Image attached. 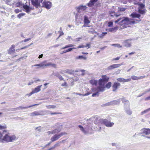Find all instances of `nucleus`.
Here are the masks:
<instances>
[{
  "mask_svg": "<svg viewBox=\"0 0 150 150\" xmlns=\"http://www.w3.org/2000/svg\"><path fill=\"white\" fill-rule=\"evenodd\" d=\"M16 138V136L14 135H9L7 134H6L2 138V135L1 134V137H0V142L4 141L7 142H12L14 141Z\"/></svg>",
  "mask_w": 150,
  "mask_h": 150,
  "instance_id": "nucleus-1",
  "label": "nucleus"
},
{
  "mask_svg": "<svg viewBox=\"0 0 150 150\" xmlns=\"http://www.w3.org/2000/svg\"><path fill=\"white\" fill-rule=\"evenodd\" d=\"M137 4L139 6L138 8V12L140 15H144L146 10L145 8V5L142 3H138Z\"/></svg>",
  "mask_w": 150,
  "mask_h": 150,
  "instance_id": "nucleus-2",
  "label": "nucleus"
},
{
  "mask_svg": "<svg viewBox=\"0 0 150 150\" xmlns=\"http://www.w3.org/2000/svg\"><path fill=\"white\" fill-rule=\"evenodd\" d=\"M106 83L103 81L102 79H100L98 81L99 86L97 87V89H99V91L103 92L105 90V85Z\"/></svg>",
  "mask_w": 150,
  "mask_h": 150,
  "instance_id": "nucleus-3",
  "label": "nucleus"
},
{
  "mask_svg": "<svg viewBox=\"0 0 150 150\" xmlns=\"http://www.w3.org/2000/svg\"><path fill=\"white\" fill-rule=\"evenodd\" d=\"M99 122L101 123L107 127H112L114 125V123L112 122H110L106 119H101L99 120Z\"/></svg>",
  "mask_w": 150,
  "mask_h": 150,
  "instance_id": "nucleus-4",
  "label": "nucleus"
},
{
  "mask_svg": "<svg viewBox=\"0 0 150 150\" xmlns=\"http://www.w3.org/2000/svg\"><path fill=\"white\" fill-rule=\"evenodd\" d=\"M67 134V133L65 132H61L58 134H56L51 137V141L52 142H53L57 141L63 135Z\"/></svg>",
  "mask_w": 150,
  "mask_h": 150,
  "instance_id": "nucleus-5",
  "label": "nucleus"
},
{
  "mask_svg": "<svg viewBox=\"0 0 150 150\" xmlns=\"http://www.w3.org/2000/svg\"><path fill=\"white\" fill-rule=\"evenodd\" d=\"M129 18L127 17L122 18V20L119 23L120 25H122L123 24L128 25L130 24Z\"/></svg>",
  "mask_w": 150,
  "mask_h": 150,
  "instance_id": "nucleus-6",
  "label": "nucleus"
},
{
  "mask_svg": "<svg viewBox=\"0 0 150 150\" xmlns=\"http://www.w3.org/2000/svg\"><path fill=\"white\" fill-rule=\"evenodd\" d=\"M42 7H45L47 9H50L52 7V3L50 1H44L42 3Z\"/></svg>",
  "mask_w": 150,
  "mask_h": 150,
  "instance_id": "nucleus-7",
  "label": "nucleus"
},
{
  "mask_svg": "<svg viewBox=\"0 0 150 150\" xmlns=\"http://www.w3.org/2000/svg\"><path fill=\"white\" fill-rule=\"evenodd\" d=\"M32 5L36 8L41 6L39 0H30Z\"/></svg>",
  "mask_w": 150,
  "mask_h": 150,
  "instance_id": "nucleus-8",
  "label": "nucleus"
},
{
  "mask_svg": "<svg viewBox=\"0 0 150 150\" xmlns=\"http://www.w3.org/2000/svg\"><path fill=\"white\" fill-rule=\"evenodd\" d=\"M145 134L146 135H149L150 134V129L144 128L141 129V132L139 134Z\"/></svg>",
  "mask_w": 150,
  "mask_h": 150,
  "instance_id": "nucleus-9",
  "label": "nucleus"
},
{
  "mask_svg": "<svg viewBox=\"0 0 150 150\" xmlns=\"http://www.w3.org/2000/svg\"><path fill=\"white\" fill-rule=\"evenodd\" d=\"M47 62V61L45 60L43 62H42L41 63H40V64H37L34 65L33 66H32V67H37V66H39L40 67H43L44 66H49L50 65H51L50 63H47L46 64H45V63Z\"/></svg>",
  "mask_w": 150,
  "mask_h": 150,
  "instance_id": "nucleus-10",
  "label": "nucleus"
},
{
  "mask_svg": "<svg viewBox=\"0 0 150 150\" xmlns=\"http://www.w3.org/2000/svg\"><path fill=\"white\" fill-rule=\"evenodd\" d=\"M122 64H115L111 65L110 66H109L107 68L108 70H112L113 69L118 68L120 66L122 65Z\"/></svg>",
  "mask_w": 150,
  "mask_h": 150,
  "instance_id": "nucleus-11",
  "label": "nucleus"
},
{
  "mask_svg": "<svg viewBox=\"0 0 150 150\" xmlns=\"http://www.w3.org/2000/svg\"><path fill=\"white\" fill-rule=\"evenodd\" d=\"M110 105L112 106L115 105H118L120 104V99H119L117 100H113L110 102Z\"/></svg>",
  "mask_w": 150,
  "mask_h": 150,
  "instance_id": "nucleus-12",
  "label": "nucleus"
},
{
  "mask_svg": "<svg viewBox=\"0 0 150 150\" xmlns=\"http://www.w3.org/2000/svg\"><path fill=\"white\" fill-rule=\"evenodd\" d=\"M86 8V6L80 5L77 8V11L78 13H81L82 11L85 10Z\"/></svg>",
  "mask_w": 150,
  "mask_h": 150,
  "instance_id": "nucleus-13",
  "label": "nucleus"
},
{
  "mask_svg": "<svg viewBox=\"0 0 150 150\" xmlns=\"http://www.w3.org/2000/svg\"><path fill=\"white\" fill-rule=\"evenodd\" d=\"M23 4V7L24 10H23L25 11L26 12L28 13H29L30 11V6H28L27 5Z\"/></svg>",
  "mask_w": 150,
  "mask_h": 150,
  "instance_id": "nucleus-14",
  "label": "nucleus"
},
{
  "mask_svg": "<svg viewBox=\"0 0 150 150\" xmlns=\"http://www.w3.org/2000/svg\"><path fill=\"white\" fill-rule=\"evenodd\" d=\"M130 16L133 18H137L139 19V18L141 17V15L139 13H137L136 12H133L130 15Z\"/></svg>",
  "mask_w": 150,
  "mask_h": 150,
  "instance_id": "nucleus-15",
  "label": "nucleus"
},
{
  "mask_svg": "<svg viewBox=\"0 0 150 150\" xmlns=\"http://www.w3.org/2000/svg\"><path fill=\"white\" fill-rule=\"evenodd\" d=\"M120 85V83L118 82H115L113 84L112 87L113 88L112 91L115 92L117 88Z\"/></svg>",
  "mask_w": 150,
  "mask_h": 150,
  "instance_id": "nucleus-16",
  "label": "nucleus"
},
{
  "mask_svg": "<svg viewBox=\"0 0 150 150\" xmlns=\"http://www.w3.org/2000/svg\"><path fill=\"white\" fill-rule=\"evenodd\" d=\"M132 39H128L125 40V41L123 42V43L124 46L127 47H130L131 46V43L129 42L128 41L131 40Z\"/></svg>",
  "mask_w": 150,
  "mask_h": 150,
  "instance_id": "nucleus-17",
  "label": "nucleus"
},
{
  "mask_svg": "<svg viewBox=\"0 0 150 150\" xmlns=\"http://www.w3.org/2000/svg\"><path fill=\"white\" fill-rule=\"evenodd\" d=\"M98 0H90L88 3H87V5L89 7L93 6L95 3Z\"/></svg>",
  "mask_w": 150,
  "mask_h": 150,
  "instance_id": "nucleus-18",
  "label": "nucleus"
},
{
  "mask_svg": "<svg viewBox=\"0 0 150 150\" xmlns=\"http://www.w3.org/2000/svg\"><path fill=\"white\" fill-rule=\"evenodd\" d=\"M53 75L54 76L58 77L60 81L64 80V79L62 76L58 72H56L54 73Z\"/></svg>",
  "mask_w": 150,
  "mask_h": 150,
  "instance_id": "nucleus-19",
  "label": "nucleus"
},
{
  "mask_svg": "<svg viewBox=\"0 0 150 150\" xmlns=\"http://www.w3.org/2000/svg\"><path fill=\"white\" fill-rule=\"evenodd\" d=\"M39 115H43L41 112L35 111L30 113V115L31 116H38Z\"/></svg>",
  "mask_w": 150,
  "mask_h": 150,
  "instance_id": "nucleus-20",
  "label": "nucleus"
},
{
  "mask_svg": "<svg viewBox=\"0 0 150 150\" xmlns=\"http://www.w3.org/2000/svg\"><path fill=\"white\" fill-rule=\"evenodd\" d=\"M118 27L117 26L113 28H110L108 29H106V30L107 31L109 32H115L117 30Z\"/></svg>",
  "mask_w": 150,
  "mask_h": 150,
  "instance_id": "nucleus-21",
  "label": "nucleus"
},
{
  "mask_svg": "<svg viewBox=\"0 0 150 150\" xmlns=\"http://www.w3.org/2000/svg\"><path fill=\"white\" fill-rule=\"evenodd\" d=\"M38 105V104H34L31 105L30 106L28 107H22V106H19L17 108V110H22L25 109H26L28 108H30L32 107L33 106H34L36 105Z\"/></svg>",
  "mask_w": 150,
  "mask_h": 150,
  "instance_id": "nucleus-22",
  "label": "nucleus"
},
{
  "mask_svg": "<svg viewBox=\"0 0 150 150\" xmlns=\"http://www.w3.org/2000/svg\"><path fill=\"white\" fill-rule=\"evenodd\" d=\"M15 47V45H12L11 47L9 49L8 51V54H11V52H14L15 51V49H14Z\"/></svg>",
  "mask_w": 150,
  "mask_h": 150,
  "instance_id": "nucleus-23",
  "label": "nucleus"
},
{
  "mask_svg": "<svg viewBox=\"0 0 150 150\" xmlns=\"http://www.w3.org/2000/svg\"><path fill=\"white\" fill-rule=\"evenodd\" d=\"M90 22V21L89 20L88 17L85 16H84V23L85 24L87 25Z\"/></svg>",
  "mask_w": 150,
  "mask_h": 150,
  "instance_id": "nucleus-24",
  "label": "nucleus"
},
{
  "mask_svg": "<svg viewBox=\"0 0 150 150\" xmlns=\"http://www.w3.org/2000/svg\"><path fill=\"white\" fill-rule=\"evenodd\" d=\"M89 83L91 84L92 85H94L96 86L97 85L98 83V81L97 80L94 79H92L90 80L89 81Z\"/></svg>",
  "mask_w": 150,
  "mask_h": 150,
  "instance_id": "nucleus-25",
  "label": "nucleus"
},
{
  "mask_svg": "<svg viewBox=\"0 0 150 150\" xmlns=\"http://www.w3.org/2000/svg\"><path fill=\"white\" fill-rule=\"evenodd\" d=\"M61 131V128L57 129L55 128V129L52 131V134H55L60 132Z\"/></svg>",
  "mask_w": 150,
  "mask_h": 150,
  "instance_id": "nucleus-26",
  "label": "nucleus"
},
{
  "mask_svg": "<svg viewBox=\"0 0 150 150\" xmlns=\"http://www.w3.org/2000/svg\"><path fill=\"white\" fill-rule=\"evenodd\" d=\"M42 86V85L38 86L36 87L33 90L35 93H37L41 90L40 88Z\"/></svg>",
  "mask_w": 150,
  "mask_h": 150,
  "instance_id": "nucleus-27",
  "label": "nucleus"
},
{
  "mask_svg": "<svg viewBox=\"0 0 150 150\" xmlns=\"http://www.w3.org/2000/svg\"><path fill=\"white\" fill-rule=\"evenodd\" d=\"M102 79H101L103 80V81L105 82L106 83L108 81L109 78V77L106 76H102Z\"/></svg>",
  "mask_w": 150,
  "mask_h": 150,
  "instance_id": "nucleus-28",
  "label": "nucleus"
},
{
  "mask_svg": "<svg viewBox=\"0 0 150 150\" xmlns=\"http://www.w3.org/2000/svg\"><path fill=\"white\" fill-rule=\"evenodd\" d=\"M78 127L85 134L87 133V132L84 129V128L81 125H79Z\"/></svg>",
  "mask_w": 150,
  "mask_h": 150,
  "instance_id": "nucleus-29",
  "label": "nucleus"
},
{
  "mask_svg": "<svg viewBox=\"0 0 150 150\" xmlns=\"http://www.w3.org/2000/svg\"><path fill=\"white\" fill-rule=\"evenodd\" d=\"M96 90V92L92 94V97L98 96H99V92H100V91H99V89H98L97 88Z\"/></svg>",
  "mask_w": 150,
  "mask_h": 150,
  "instance_id": "nucleus-30",
  "label": "nucleus"
},
{
  "mask_svg": "<svg viewBox=\"0 0 150 150\" xmlns=\"http://www.w3.org/2000/svg\"><path fill=\"white\" fill-rule=\"evenodd\" d=\"M76 48L75 47L71 48L68 49L64 50L63 51L62 54L66 53L67 52L71 51L74 49H76Z\"/></svg>",
  "mask_w": 150,
  "mask_h": 150,
  "instance_id": "nucleus-31",
  "label": "nucleus"
},
{
  "mask_svg": "<svg viewBox=\"0 0 150 150\" xmlns=\"http://www.w3.org/2000/svg\"><path fill=\"white\" fill-rule=\"evenodd\" d=\"M126 112L129 115H131L132 113V111L130 110V108L125 109Z\"/></svg>",
  "mask_w": 150,
  "mask_h": 150,
  "instance_id": "nucleus-32",
  "label": "nucleus"
},
{
  "mask_svg": "<svg viewBox=\"0 0 150 150\" xmlns=\"http://www.w3.org/2000/svg\"><path fill=\"white\" fill-rule=\"evenodd\" d=\"M109 14L111 17H113L114 16H115V12L112 11H110L108 12Z\"/></svg>",
  "mask_w": 150,
  "mask_h": 150,
  "instance_id": "nucleus-33",
  "label": "nucleus"
},
{
  "mask_svg": "<svg viewBox=\"0 0 150 150\" xmlns=\"http://www.w3.org/2000/svg\"><path fill=\"white\" fill-rule=\"evenodd\" d=\"M124 108L125 110L129 108V102H128L124 104Z\"/></svg>",
  "mask_w": 150,
  "mask_h": 150,
  "instance_id": "nucleus-34",
  "label": "nucleus"
},
{
  "mask_svg": "<svg viewBox=\"0 0 150 150\" xmlns=\"http://www.w3.org/2000/svg\"><path fill=\"white\" fill-rule=\"evenodd\" d=\"M120 99V101L121 100L122 103L124 104L129 102L128 100H126L125 98H122Z\"/></svg>",
  "mask_w": 150,
  "mask_h": 150,
  "instance_id": "nucleus-35",
  "label": "nucleus"
},
{
  "mask_svg": "<svg viewBox=\"0 0 150 150\" xmlns=\"http://www.w3.org/2000/svg\"><path fill=\"white\" fill-rule=\"evenodd\" d=\"M76 59H83L84 60H86L87 58L84 57L83 55L79 56L78 57H76Z\"/></svg>",
  "mask_w": 150,
  "mask_h": 150,
  "instance_id": "nucleus-36",
  "label": "nucleus"
},
{
  "mask_svg": "<svg viewBox=\"0 0 150 150\" xmlns=\"http://www.w3.org/2000/svg\"><path fill=\"white\" fill-rule=\"evenodd\" d=\"M62 125L59 124H56L55 125V128L57 129L61 128L62 129Z\"/></svg>",
  "mask_w": 150,
  "mask_h": 150,
  "instance_id": "nucleus-37",
  "label": "nucleus"
},
{
  "mask_svg": "<svg viewBox=\"0 0 150 150\" xmlns=\"http://www.w3.org/2000/svg\"><path fill=\"white\" fill-rule=\"evenodd\" d=\"M74 46V45H72V44H71L67 45H66L65 46V47H63L62 48V49H64L68 48V47H73Z\"/></svg>",
  "mask_w": 150,
  "mask_h": 150,
  "instance_id": "nucleus-38",
  "label": "nucleus"
},
{
  "mask_svg": "<svg viewBox=\"0 0 150 150\" xmlns=\"http://www.w3.org/2000/svg\"><path fill=\"white\" fill-rule=\"evenodd\" d=\"M112 83L111 82H109L107 83L105 86V88L106 87L108 88H109L111 86Z\"/></svg>",
  "mask_w": 150,
  "mask_h": 150,
  "instance_id": "nucleus-39",
  "label": "nucleus"
},
{
  "mask_svg": "<svg viewBox=\"0 0 150 150\" xmlns=\"http://www.w3.org/2000/svg\"><path fill=\"white\" fill-rule=\"evenodd\" d=\"M150 111V108L147 109L144 111L142 112L140 114L141 115H143V114L146 113L147 112L149 111Z\"/></svg>",
  "mask_w": 150,
  "mask_h": 150,
  "instance_id": "nucleus-40",
  "label": "nucleus"
},
{
  "mask_svg": "<svg viewBox=\"0 0 150 150\" xmlns=\"http://www.w3.org/2000/svg\"><path fill=\"white\" fill-rule=\"evenodd\" d=\"M46 107L48 109H50L51 108L54 109L56 107V106L55 105H47Z\"/></svg>",
  "mask_w": 150,
  "mask_h": 150,
  "instance_id": "nucleus-41",
  "label": "nucleus"
},
{
  "mask_svg": "<svg viewBox=\"0 0 150 150\" xmlns=\"http://www.w3.org/2000/svg\"><path fill=\"white\" fill-rule=\"evenodd\" d=\"M74 72V70H69V69H67L66 70V72L70 74H73Z\"/></svg>",
  "mask_w": 150,
  "mask_h": 150,
  "instance_id": "nucleus-42",
  "label": "nucleus"
},
{
  "mask_svg": "<svg viewBox=\"0 0 150 150\" xmlns=\"http://www.w3.org/2000/svg\"><path fill=\"white\" fill-rule=\"evenodd\" d=\"M25 15V13H20L17 15V17L19 18H21V17L24 16Z\"/></svg>",
  "mask_w": 150,
  "mask_h": 150,
  "instance_id": "nucleus-43",
  "label": "nucleus"
},
{
  "mask_svg": "<svg viewBox=\"0 0 150 150\" xmlns=\"http://www.w3.org/2000/svg\"><path fill=\"white\" fill-rule=\"evenodd\" d=\"M132 19H129V23L130 24L129 25H132V24H134L137 23L135 21H131Z\"/></svg>",
  "mask_w": 150,
  "mask_h": 150,
  "instance_id": "nucleus-44",
  "label": "nucleus"
},
{
  "mask_svg": "<svg viewBox=\"0 0 150 150\" xmlns=\"http://www.w3.org/2000/svg\"><path fill=\"white\" fill-rule=\"evenodd\" d=\"M131 79L134 80L139 79V77L137 76H135L133 75L131 76Z\"/></svg>",
  "mask_w": 150,
  "mask_h": 150,
  "instance_id": "nucleus-45",
  "label": "nucleus"
},
{
  "mask_svg": "<svg viewBox=\"0 0 150 150\" xmlns=\"http://www.w3.org/2000/svg\"><path fill=\"white\" fill-rule=\"evenodd\" d=\"M95 31V30L94 29H93V30H88V33L92 34H94V33H97L98 34L97 32Z\"/></svg>",
  "mask_w": 150,
  "mask_h": 150,
  "instance_id": "nucleus-46",
  "label": "nucleus"
},
{
  "mask_svg": "<svg viewBox=\"0 0 150 150\" xmlns=\"http://www.w3.org/2000/svg\"><path fill=\"white\" fill-rule=\"evenodd\" d=\"M117 80L120 82H124V79L119 78L117 79Z\"/></svg>",
  "mask_w": 150,
  "mask_h": 150,
  "instance_id": "nucleus-47",
  "label": "nucleus"
},
{
  "mask_svg": "<svg viewBox=\"0 0 150 150\" xmlns=\"http://www.w3.org/2000/svg\"><path fill=\"white\" fill-rule=\"evenodd\" d=\"M126 8H120V7H119L118 8V11H120L122 12L124 11Z\"/></svg>",
  "mask_w": 150,
  "mask_h": 150,
  "instance_id": "nucleus-48",
  "label": "nucleus"
},
{
  "mask_svg": "<svg viewBox=\"0 0 150 150\" xmlns=\"http://www.w3.org/2000/svg\"><path fill=\"white\" fill-rule=\"evenodd\" d=\"M110 105H110V102H109L106 103L105 104H103L101 106L102 107H105V106H110Z\"/></svg>",
  "mask_w": 150,
  "mask_h": 150,
  "instance_id": "nucleus-49",
  "label": "nucleus"
},
{
  "mask_svg": "<svg viewBox=\"0 0 150 150\" xmlns=\"http://www.w3.org/2000/svg\"><path fill=\"white\" fill-rule=\"evenodd\" d=\"M110 105H110V102H109L106 103L105 104H103L101 106L102 107H105V106H110Z\"/></svg>",
  "mask_w": 150,
  "mask_h": 150,
  "instance_id": "nucleus-50",
  "label": "nucleus"
},
{
  "mask_svg": "<svg viewBox=\"0 0 150 150\" xmlns=\"http://www.w3.org/2000/svg\"><path fill=\"white\" fill-rule=\"evenodd\" d=\"M110 105H110V102H109L106 103L105 104H103L101 106L102 107H105V106H110Z\"/></svg>",
  "mask_w": 150,
  "mask_h": 150,
  "instance_id": "nucleus-51",
  "label": "nucleus"
},
{
  "mask_svg": "<svg viewBox=\"0 0 150 150\" xmlns=\"http://www.w3.org/2000/svg\"><path fill=\"white\" fill-rule=\"evenodd\" d=\"M113 25V23L112 22L110 21L108 23V26L109 27H112Z\"/></svg>",
  "mask_w": 150,
  "mask_h": 150,
  "instance_id": "nucleus-52",
  "label": "nucleus"
},
{
  "mask_svg": "<svg viewBox=\"0 0 150 150\" xmlns=\"http://www.w3.org/2000/svg\"><path fill=\"white\" fill-rule=\"evenodd\" d=\"M142 136L144 137L145 138H147L149 139H150V135H146L145 134L142 135Z\"/></svg>",
  "mask_w": 150,
  "mask_h": 150,
  "instance_id": "nucleus-53",
  "label": "nucleus"
},
{
  "mask_svg": "<svg viewBox=\"0 0 150 150\" xmlns=\"http://www.w3.org/2000/svg\"><path fill=\"white\" fill-rule=\"evenodd\" d=\"M22 5L21 2L19 1L17 2L16 4V5L17 7H19L21 6Z\"/></svg>",
  "mask_w": 150,
  "mask_h": 150,
  "instance_id": "nucleus-54",
  "label": "nucleus"
},
{
  "mask_svg": "<svg viewBox=\"0 0 150 150\" xmlns=\"http://www.w3.org/2000/svg\"><path fill=\"white\" fill-rule=\"evenodd\" d=\"M60 143L59 142H58L54 146L53 148H55V147L59 146H60Z\"/></svg>",
  "mask_w": 150,
  "mask_h": 150,
  "instance_id": "nucleus-55",
  "label": "nucleus"
},
{
  "mask_svg": "<svg viewBox=\"0 0 150 150\" xmlns=\"http://www.w3.org/2000/svg\"><path fill=\"white\" fill-rule=\"evenodd\" d=\"M112 45L117 47L118 48L121 47H122L121 46H120L119 44H113Z\"/></svg>",
  "mask_w": 150,
  "mask_h": 150,
  "instance_id": "nucleus-56",
  "label": "nucleus"
},
{
  "mask_svg": "<svg viewBox=\"0 0 150 150\" xmlns=\"http://www.w3.org/2000/svg\"><path fill=\"white\" fill-rule=\"evenodd\" d=\"M34 93H35L34 91L33 90L30 93L28 94H26V96H31L32 94H33Z\"/></svg>",
  "mask_w": 150,
  "mask_h": 150,
  "instance_id": "nucleus-57",
  "label": "nucleus"
},
{
  "mask_svg": "<svg viewBox=\"0 0 150 150\" xmlns=\"http://www.w3.org/2000/svg\"><path fill=\"white\" fill-rule=\"evenodd\" d=\"M122 18H118V19H117V20L115 21V22L116 23H118L120 22V21L121 20H122Z\"/></svg>",
  "mask_w": 150,
  "mask_h": 150,
  "instance_id": "nucleus-58",
  "label": "nucleus"
},
{
  "mask_svg": "<svg viewBox=\"0 0 150 150\" xmlns=\"http://www.w3.org/2000/svg\"><path fill=\"white\" fill-rule=\"evenodd\" d=\"M59 33H60V34L58 37V38H59L61 37V36L64 35V33L62 31H61V32L59 31Z\"/></svg>",
  "mask_w": 150,
  "mask_h": 150,
  "instance_id": "nucleus-59",
  "label": "nucleus"
},
{
  "mask_svg": "<svg viewBox=\"0 0 150 150\" xmlns=\"http://www.w3.org/2000/svg\"><path fill=\"white\" fill-rule=\"evenodd\" d=\"M131 80V78H129L127 79H124V82H129Z\"/></svg>",
  "mask_w": 150,
  "mask_h": 150,
  "instance_id": "nucleus-60",
  "label": "nucleus"
},
{
  "mask_svg": "<svg viewBox=\"0 0 150 150\" xmlns=\"http://www.w3.org/2000/svg\"><path fill=\"white\" fill-rule=\"evenodd\" d=\"M91 46H90V44L89 43H87L86 44V45H84V47H88V48H89Z\"/></svg>",
  "mask_w": 150,
  "mask_h": 150,
  "instance_id": "nucleus-61",
  "label": "nucleus"
},
{
  "mask_svg": "<svg viewBox=\"0 0 150 150\" xmlns=\"http://www.w3.org/2000/svg\"><path fill=\"white\" fill-rule=\"evenodd\" d=\"M81 39V38H76V39L73 40L76 41V42L79 41L80 40V39Z\"/></svg>",
  "mask_w": 150,
  "mask_h": 150,
  "instance_id": "nucleus-62",
  "label": "nucleus"
},
{
  "mask_svg": "<svg viewBox=\"0 0 150 150\" xmlns=\"http://www.w3.org/2000/svg\"><path fill=\"white\" fill-rule=\"evenodd\" d=\"M61 86H62L67 87V83L66 82H64V83H63L62 84Z\"/></svg>",
  "mask_w": 150,
  "mask_h": 150,
  "instance_id": "nucleus-63",
  "label": "nucleus"
},
{
  "mask_svg": "<svg viewBox=\"0 0 150 150\" xmlns=\"http://www.w3.org/2000/svg\"><path fill=\"white\" fill-rule=\"evenodd\" d=\"M15 11L16 13H19L21 11L18 9H16L15 10Z\"/></svg>",
  "mask_w": 150,
  "mask_h": 150,
  "instance_id": "nucleus-64",
  "label": "nucleus"
}]
</instances>
